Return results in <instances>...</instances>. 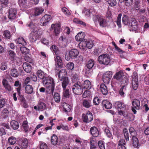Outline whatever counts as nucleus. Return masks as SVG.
<instances>
[{"instance_id": "f257e3e1", "label": "nucleus", "mask_w": 149, "mask_h": 149, "mask_svg": "<svg viewBox=\"0 0 149 149\" xmlns=\"http://www.w3.org/2000/svg\"><path fill=\"white\" fill-rule=\"evenodd\" d=\"M43 84L44 86L53 93L54 91L55 83L53 79L51 77H45L43 79Z\"/></svg>"}, {"instance_id": "f03ea898", "label": "nucleus", "mask_w": 149, "mask_h": 149, "mask_svg": "<svg viewBox=\"0 0 149 149\" xmlns=\"http://www.w3.org/2000/svg\"><path fill=\"white\" fill-rule=\"evenodd\" d=\"M113 78L119 81L121 84H125L126 85H127L128 82V79L122 71L116 73L113 76Z\"/></svg>"}, {"instance_id": "7ed1b4c3", "label": "nucleus", "mask_w": 149, "mask_h": 149, "mask_svg": "<svg viewBox=\"0 0 149 149\" xmlns=\"http://www.w3.org/2000/svg\"><path fill=\"white\" fill-rule=\"evenodd\" d=\"M98 60L101 64L108 65L110 61V58L109 55L103 54L100 55L98 57Z\"/></svg>"}, {"instance_id": "20e7f679", "label": "nucleus", "mask_w": 149, "mask_h": 149, "mask_svg": "<svg viewBox=\"0 0 149 149\" xmlns=\"http://www.w3.org/2000/svg\"><path fill=\"white\" fill-rule=\"evenodd\" d=\"M72 90L74 93L77 95H81L83 92L81 85L79 82L73 85L72 87Z\"/></svg>"}, {"instance_id": "39448f33", "label": "nucleus", "mask_w": 149, "mask_h": 149, "mask_svg": "<svg viewBox=\"0 0 149 149\" xmlns=\"http://www.w3.org/2000/svg\"><path fill=\"white\" fill-rule=\"evenodd\" d=\"M93 19L95 23H96L98 21L99 23L100 26L102 27H105L107 25V22L102 17L95 15L93 16Z\"/></svg>"}, {"instance_id": "423d86ee", "label": "nucleus", "mask_w": 149, "mask_h": 149, "mask_svg": "<svg viewBox=\"0 0 149 149\" xmlns=\"http://www.w3.org/2000/svg\"><path fill=\"white\" fill-rule=\"evenodd\" d=\"M138 86V80L137 74L136 72H134L132 75V87L134 90L137 89Z\"/></svg>"}, {"instance_id": "0eeeda50", "label": "nucleus", "mask_w": 149, "mask_h": 149, "mask_svg": "<svg viewBox=\"0 0 149 149\" xmlns=\"http://www.w3.org/2000/svg\"><path fill=\"white\" fill-rule=\"evenodd\" d=\"M83 121L86 123H89L91 121L93 118L92 113L90 111H87L86 114H83L82 115Z\"/></svg>"}, {"instance_id": "6e6552de", "label": "nucleus", "mask_w": 149, "mask_h": 149, "mask_svg": "<svg viewBox=\"0 0 149 149\" xmlns=\"http://www.w3.org/2000/svg\"><path fill=\"white\" fill-rule=\"evenodd\" d=\"M112 75V72L108 71L104 73L102 79L104 83L108 84Z\"/></svg>"}, {"instance_id": "1a4fd4ad", "label": "nucleus", "mask_w": 149, "mask_h": 149, "mask_svg": "<svg viewBox=\"0 0 149 149\" xmlns=\"http://www.w3.org/2000/svg\"><path fill=\"white\" fill-rule=\"evenodd\" d=\"M129 27L131 29L132 31L139 32L140 31V28L138 26L137 23L134 19H133L132 20V22L130 23Z\"/></svg>"}, {"instance_id": "9d476101", "label": "nucleus", "mask_w": 149, "mask_h": 149, "mask_svg": "<svg viewBox=\"0 0 149 149\" xmlns=\"http://www.w3.org/2000/svg\"><path fill=\"white\" fill-rule=\"evenodd\" d=\"M132 109L134 114H136V111L135 109L137 110L139 109L140 105V101L139 100L134 99L132 102Z\"/></svg>"}, {"instance_id": "9b49d317", "label": "nucleus", "mask_w": 149, "mask_h": 149, "mask_svg": "<svg viewBox=\"0 0 149 149\" xmlns=\"http://www.w3.org/2000/svg\"><path fill=\"white\" fill-rule=\"evenodd\" d=\"M56 76H58V78L60 80L68 77H67V72L65 69H62L58 71L56 74Z\"/></svg>"}, {"instance_id": "f8f14e48", "label": "nucleus", "mask_w": 149, "mask_h": 149, "mask_svg": "<svg viewBox=\"0 0 149 149\" xmlns=\"http://www.w3.org/2000/svg\"><path fill=\"white\" fill-rule=\"evenodd\" d=\"M38 36L37 31H32L29 36V40L31 42H35L38 39Z\"/></svg>"}, {"instance_id": "ddd939ff", "label": "nucleus", "mask_w": 149, "mask_h": 149, "mask_svg": "<svg viewBox=\"0 0 149 149\" xmlns=\"http://www.w3.org/2000/svg\"><path fill=\"white\" fill-rule=\"evenodd\" d=\"M51 17L50 15H45L41 19V23L42 26H45L47 25L48 22L51 20Z\"/></svg>"}, {"instance_id": "4468645a", "label": "nucleus", "mask_w": 149, "mask_h": 149, "mask_svg": "<svg viewBox=\"0 0 149 149\" xmlns=\"http://www.w3.org/2000/svg\"><path fill=\"white\" fill-rule=\"evenodd\" d=\"M133 19L129 18L126 15H124L122 18L123 23L125 25H128L129 26Z\"/></svg>"}, {"instance_id": "2eb2a0df", "label": "nucleus", "mask_w": 149, "mask_h": 149, "mask_svg": "<svg viewBox=\"0 0 149 149\" xmlns=\"http://www.w3.org/2000/svg\"><path fill=\"white\" fill-rule=\"evenodd\" d=\"M16 10L14 8L11 9L9 11L8 18L10 19H14L16 17Z\"/></svg>"}, {"instance_id": "dca6fc26", "label": "nucleus", "mask_w": 149, "mask_h": 149, "mask_svg": "<svg viewBox=\"0 0 149 149\" xmlns=\"http://www.w3.org/2000/svg\"><path fill=\"white\" fill-rule=\"evenodd\" d=\"M79 54L78 51L76 49H71L69 52V55L70 57L74 58H76Z\"/></svg>"}, {"instance_id": "f3484780", "label": "nucleus", "mask_w": 149, "mask_h": 149, "mask_svg": "<svg viewBox=\"0 0 149 149\" xmlns=\"http://www.w3.org/2000/svg\"><path fill=\"white\" fill-rule=\"evenodd\" d=\"M85 37L84 33V32H79L75 36V39L77 41H83Z\"/></svg>"}, {"instance_id": "a211bd4d", "label": "nucleus", "mask_w": 149, "mask_h": 149, "mask_svg": "<svg viewBox=\"0 0 149 149\" xmlns=\"http://www.w3.org/2000/svg\"><path fill=\"white\" fill-rule=\"evenodd\" d=\"M114 105L115 107L117 109H125L126 106L124 104L119 101L116 102Z\"/></svg>"}, {"instance_id": "6ab92c4d", "label": "nucleus", "mask_w": 149, "mask_h": 149, "mask_svg": "<svg viewBox=\"0 0 149 149\" xmlns=\"http://www.w3.org/2000/svg\"><path fill=\"white\" fill-rule=\"evenodd\" d=\"M126 143L124 139H120L118 142V149H126L125 145Z\"/></svg>"}, {"instance_id": "aec40b11", "label": "nucleus", "mask_w": 149, "mask_h": 149, "mask_svg": "<svg viewBox=\"0 0 149 149\" xmlns=\"http://www.w3.org/2000/svg\"><path fill=\"white\" fill-rule=\"evenodd\" d=\"M22 66L26 72H29L31 71V67L29 63H24L23 64Z\"/></svg>"}, {"instance_id": "412c9836", "label": "nucleus", "mask_w": 149, "mask_h": 149, "mask_svg": "<svg viewBox=\"0 0 149 149\" xmlns=\"http://www.w3.org/2000/svg\"><path fill=\"white\" fill-rule=\"evenodd\" d=\"M51 27L53 28H54V32L56 35L59 33L60 30V25L59 24H52L51 26Z\"/></svg>"}, {"instance_id": "4be33fe9", "label": "nucleus", "mask_w": 149, "mask_h": 149, "mask_svg": "<svg viewBox=\"0 0 149 149\" xmlns=\"http://www.w3.org/2000/svg\"><path fill=\"white\" fill-rule=\"evenodd\" d=\"M91 133L93 136L97 137L99 135V132L97 128L95 127H93L90 129Z\"/></svg>"}, {"instance_id": "5701e85b", "label": "nucleus", "mask_w": 149, "mask_h": 149, "mask_svg": "<svg viewBox=\"0 0 149 149\" xmlns=\"http://www.w3.org/2000/svg\"><path fill=\"white\" fill-rule=\"evenodd\" d=\"M100 90L102 94L104 95H107L108 92L107 86L104 84H102L100 86Z\"/></svg>"}, {"instance_id": "b1692460", "label": "nucleus", "mask_w": 149, "mask_h": 149, "mask_svg": "<svg viewBox=\"0 0 149 149\" xmlns=\"http://www.w3.org/2000/svg\"><path fill=\"white\" fill-rule=\"evenodd\" d=\"M62 81V86L64 90L66 89L67 86L69 84V80L68 77L63 79L62 80H60Z\"/></svg>"}, {"instance_id": "393cba45", "label": "nucleus", "mask_w": 149, "mask_h": 149, "mask_svg": "<svg viewBox=\"0 0 149 149\" xmlns=\"http://www.w3.org/2000/svg\"><path fill=\"white\" fill-rule=\"evenodd\" d=\"M28 140L26 138H24L22 139L20 143L21 146L23 148H26L28 146Z\"/></svg>"}, {"instance_id": "a878e982", "label": "nucleus", "mask_w": 149, "mask_h": 149, "mask_svg": "<svg viewBox=\"0 0 149 149\" xmlns=\"http://www.w3.org/2000/svg\"><path fill=\"white\" fill-rule=\"evenodd\" d=\"M58 140L57 136L53 134L51 139V143L53 145H56L58 142Z\"/></svg>"}, {"instance_id": "bb28decb", "label": "nucleus", "mask_w": 149, "mask_h": 149, "mask_svg": "<svg viewBox=\"0 0 149 149\" xmlns=\"http://www.w3.org/2000/svg\"><path fill=\"white\" fill-rule=\"evenodd\" d=\"M132 144L133 146L135 148H139V144L137 137H132Z\"/></svg>"}, {"instance_id": "cd10ccee", "label": "nucleus", "mask_w": 149, "mask_h": 149, "mask_svg": "<svg viewBox=\"0 0 149 149\" xmlns=\"http://www.w3.org/2000/svg\"><path fill=\"white\" fill-rule=\"evenodd\" d=\"M10 75L14 77H17L19 76L18 72L16 69H11L10 70Z\"/></svg>"}, {"instance_id": "c85d7f7f", "label": "nucleus", "mask_w": 149, "mask_h": 149, "mask_svg": "<svg viewBox=\"0 0 149 149\" xmlns=\"http://www.w3.org/2000/svg\"><path fill=\"white\" fill-rule=\"evenodd\" d=\"M122 88L120 89L119 91V94L122 97H124L125 95V93L126 90V86L125 84H124Z\"/></svg>"}, {"instance_id": "c756f323", "label": "nucleus", "mask_w": 149, "mask_h": 149, "mask_svg": "<svg viewBox=\"0 0 149 149\" xmlns=\"http://www.w3.org/2000/svg\"><path fill=\"white\" fill-rule=\"evenodd\" d=\"M102 104L107 109H110L112 107V105L111 103L106 100H104L102 101Z\"/></svg>"}, {"instance_id": "7c9ffc66", "label": "nucleus", "mask_w": 149, "mask_h": 149, "mask_svg": "<svg viewBox=\"0 0 149 149\" xmlns=\"http://www.w3.org/2000/svg\"><path fill=\"white\" fill-rule=\"evenodd\" d=\"M83 87L84 88L90 89L91 87V82L88 80H86L84 83Z\"/></svg>"}, {"instance_id": "2f4dec72", "label": "nucleus", "mask_w": 149, "mask_h": 149, "mask_svg": "<svg viewBox=\"0 0 149 149\" xmlns=\"http://www.w3.org/2000/svg\"><path fill=\"white\" fill-rule=\"evenodd\" d=\"M83 106L86 108H89L91 107V101L89 100H84L82 102Z\"/></svg>"}, {"instance_id": "473e14b6", "label": "nucleus", "mask_w": 149, "mask_h": 149, "mask_svg": "<svg viewBox=\"0 0 149 149\" xmlns=\"http://www.w3.org/2000/svg\"><path fill=\"white\" fill-rule=\"evenodd\" d=\"M33 89L32 86L30 85H27L25 88V91L28 94H31L33 92Z\"/></svg>"}, {"instance_id": "72a5a7b5", "label": "nucleus", "mask_w": 149, "mask_h": 149, "mask_svg": "<svg viewBox=\"0 0 149 149\" xmlns=\"http://www.w3.org/2000/svg\"><path fill=\"white\" fill-rule=\"evenodd\" d=\"M10 125L12 127L14 130H16L19 127L18 123L15 120H12L10 123Z\"/></svg>"}, {"instance_id": "f704fd0d", "label": "nucleus", "mask_w": 149, "mask_h": 149, "mask_svg": "<svg viewBox=\"0 0 149 149\" xmlns=\"http://www.w3.org/2000/svg\"><path fill=\"white\" fill-rule=\"evenodd\" d=\"M54 58L55 61L58 65L61 66L62 64V62L60 57L57 55H56Z\"/></svg>"}, {"instance_id": "c9c22d12", "label": "nucleus", "mask_w": 149, "mask_h": 149, "mask_svg": "<svg viewBox=\"0 0 149 149\" xmlns=\"http://www.w3.org/2000/svg\"><path fill=\"white\" fill-rule=\"evenodd\" d=\"M37 75L38 78L43 80L45 77L44 72L40 70H39L38 71Z\"/></svg>"}, {"instance_id": "e433bc0d", "label": "nucleus", "mask_w": 149, "mask_h": 149, "mask_svg": "<svg viewBox=\"0 0 149 149\" xmlns=\"http://www.w3.org/2000/svg\"><path fill=\"white\" fill-rule=\"evenodd\" d=\"M94 64V61L92 59L89 60L87 63L86 66L89 68H92Z\"/></svg>"}, {"instance_id": "4c0bfd02", "label": "nucleus", "mask_w": 149, "mask_h": 149, "mask_svg": "<svg viewBox=\"0 0 149 149\" xmlns=\"http://www.w3.org/2000/svg\"><path fill=\"white\" fill-rule=\"evenodd\" d=\"M44 10L41 8H36L35 12V16L39 15L43 12Z\"/></svg>"}, {"instance_id": "58836bf2", "label": "nucleus", "mask_w": 149, "mask_h": 149, "mask_svg": "<svg viewBox=\"0 0 149 149\" xmlns=\"http://www.w3.org/2000/svg\"><path fill=\"white\" fill-rule=\"evenodd\" d=\"M16 141V139L13 136L10 137L8 140V143L12 145H13L15 144Z\"/></svg>"}, {"instance_id": "ea45409f", "label": "nucleus", "mask_w": 149, "mask_h": 149, "mask_svg": "<svg viewBox=\"0 0 149 149\" xmlns=\"http://www.w3.org/2000/svg\"><path fill=\"white\" fill-rule=\"evenodd\" d=\"M123 133L124 137L127 141H129V135L127 130L125 128L123 130Z\"/></svg>"}, {"instance_id": "a19ab883", "label": "nucleus", "mask_w": 149, "mask_h": 149, "mask_svg": "<svg viewBox=\"0 0 149 149\" xmlns=\"http://www.w3.org/2000/svg\"><path fill=\"white\" fill-rule=\"evenodd\" d=\"M27 26L32 29L33 31H37V24H35L33 22H31L29 24H27Z\"/></svg>"}, {"instance_id": "79ce46f5", "label": "nucleus", "mask_w": 149, "mask_h": 149, "mask_svg": "<svg viewBox=\"0 0 149 149\" xmlns=\"http://www.w3.org/2000/svg\"><path fill=\"white\" fill-rule=\"evenodd\" d=\"M79 48L81 49L84 50L86 48V42L81 41L79 44Z\"/></svg>"}, {"instance_id": "37998d69", "label": "nucleus", "mask_w": 149, "mask_h": 149, "mask_svg": "<svg viewBox=\"0 0 149 149\" xmlns=\"http://www.w3.org/2000/svg\"><path fill=\"white\" fill-rule=\"evenodd\" d=\"M54 99L56 102H59L60 101V96L59 94L57 93H55L54 96Z\"/></svg>"}, {"instance_id": "c03bdc74", "label": "nucleus", "mask_w": 149, "mask_h": 149, "mask_svg": "<svg viewBox=\"0 0 149 149\" xmlns=\"http://www.w3.org/2000/svg\"><path fill=\"white\" fill-rule=\"evenodd\" d=\"M17 42L18 43L21 44L25 46L26 45V41L24 40V38L22 37L18 38L17 40Z\"/></svg>"}, {"instance_id": "a18cd8bd", "label": "nucleus", "mask_w": 149, "mask_h": 149, "mask_svg": "<svg viewBox=\"0 0 149 149\" xmlns=\"http://www.w3.org/2000/svg\"><path fill=\"white\" fill-rule=\"evenodd\" d=\"M46 107V105L45 103L43 102H40L38 105V110L40 109L44 110L45 109Z\"/></svg>"}, {"instance_id": "49530a36", "label": "nucleus", "mask_w": 149, "mask_h": 149, "mask_svg": "<svg viewBox=\"0 0 149 149\" xmlns=\"http://www.w3.org/2000/svg\"><path fill=\"white\" fill-rule=\"evenodd\" d=\"M7 63L5 62H3L1 64L0 69L2 70H4L7 69Z\"/></svg>"}, {"instance_id": "de8ad7c7", "label": "nucleus", "mask_w": 149, "mask_h": 149, "mask_svg": "<svg viewBox=\"0 0 149 149\" xmlns=\"http://www.w3.org/2000/svg\"><path fill=\"white\" fill-rule=\"evenodd\" d=\"M20 50L21 52L24 54H28L29 50L25 47H22L20 48Z\"/></svg>"}, {"instance_id": "09e8293b", "label": "nucleus", "mask_w": 149, "mask_h": 149, "mask_svg": "<svg viewBox=\"0 0 149 149\" xmlns=\"http://www.w3.org/2000/svg\"><path fill=\"white\" fill-rule=\"evenodd\" d=\"M86 46L88 49L91 48L93 45V43L92 40H89L86 42Z\"/></svg>"}, {"instance_id": "8fccbe9b", "label": "nucleus", "mask_w": 149, "mask_h": 149, "mask_svg": "<svg viewBox=\"0 0 149 149\" xmlns=\"http://www.w3.org/2000/svg\"><path fill=\"white\" fill-rule=\"evenodd\" d=\"M122 15L121 14H119L117 17L116 23L118 26L120 27H121V19Z\"/></svg>"}, {"instance_id": "3c124183", "label": "nucleus", "mask_w": 149, "mask_h": 149, "mask_svg": "<svg viewBox=\"0 0 149 149\" xmlns=\"http://www.w3.org/2000/svg\"><path fill=\"white\" fill-rule=\"evenodd\" d=\"M64 111L67 112L69 111L70 110V106L66 103H64L63 105Z\"/></svg>"}, {"instance_id": "603ef678", "label": "nucleus", "mask_w": 149, "mask_h": 149, "mask_svg": "<svg viewBox=\"0 0 149 149\" xmlns=\"http://www.w3.org/2000/svg\"><path fill=\"white\" fill-rule=\"evenodd\" d=\"M22 126L25 131V132H27L29 129L28 122L27 121H24L23 122L22 124Z\"/></svg>"}, {"instance_id": "864d4df0", "label": "nucleus", "mask_w": 149, "mask_h": 149, "mask_svg": "<svg viewBox=\"0 0 149 149\" xmlns=\"http://www.w3.org/2000/svg\"><path fill=\"white\" fill-rule=\"evenodd\" d=\"M73 22L75 23L79 24H81L84 26H85L86 25L85 23L82 21L80 20L77 18H74L73 20Z\"/></svg>"}, {"instance_id": "5fc2aeb1", "label": "nucleus", "mask_w": 149, "mask_h": 149, "mask_svg": "<svg viewBox=\"0 0 149 149\" xmlns=\"http://www.w3.org/2000/svg\"><path fill=\"white\" fill-rule=\"evenodd\" d=\"M3 35L4 36L5 39H9L10 38V32L8 30H6L4 31Z\"/></svg>"}, {"instance_id": "6e6d98bb", "label": "nucleus", "mask_w": 149, "mask_h": 149, "mask_svg": "<svg viewBox=\"0 0 149 149\" xmlns=\"http://www.w3.org/2000/svg\"><path fill=\"white\" fill-rule=\"evenodd\" d=\"M62 11L66 15H70L71 13L67 8L65 7H64L62 9Z\"/></svg>"}, {"instance_id": "4d7b16f0", "label": "nucleus", "mask_w": 149, "mask_h": 149, "mask_svg": "<svg viewBox=\"0 0 149 149\" xmlns=\"http://www.w3.org/2000/svg\"><path fill=\"white\" fill-rule=\"evenodd\" d=\"M74 64L72 62H70L67 64L66 67L68 69L72 70L74 68Z\"/></svg>"}, {"instance_id": "13d9d810", "label": "nucleus", "mask_w": 149, "mask_h": 149, "mask_svg": "<svg viewBox=\"0 0 149 149\" xmlns=\"http://www.w3.org/2000/svg\"><path fill=\"white\" fill-rule=\"evenodd\" d=\"M98 144L99 148L100 149H105L104 144L102 141H99L98 143Z\"/></svg>"}, {"instance_id": "bf43d9fd", "label": "nucleus", "mask_w": 149, "mask_h": 149, "mask_svg": "<svg viewBox=\"0 0 149 149\" xmlns=\"http://www.w3.org/2000/svg\"><path fill=\"white\" fill-rule=\"evenodd\" d=\"M124 1L125 5L127 6H130L133 2V0H124Z\"/></svg>"}, {"instance_id": "052dcab7", "label": "nucleus", "mask_w": 149, "mask_h": 149, "mask_svg": "<svg viewBox=\"0 0 149 149\" xmlns=\"http://www.w3.org/2000/svg\"><path fill=\"white\" fill-rule=\"evenodd\" d=\"M8 52L11 58L12 59H14L16 55L15 53L14 52L11 50H9Z\"/></svg>"}, {"instance_id": "680f3d73", "label": "nucleus", "mask_w": 149, "mask_h": 149, "mask_svg": "<svg viewBox=\"0 0 149 149\" xmlns=\"http://www.w3.org/2000/svg\"><path fill=\"white\" fill-rule=\"evenodd\" d=\"M108 4L111 6H114L116 4V0H109L108 1Z\"/></svg>"}, {"instance_id": "e2e57ef3", "label": "nucleus", "mask_w": 149, "mask_h": 149, "mask_svg": "<svg viewBox=\"0 0 149 149\" xmlns=\"http://www.w3.org/2000/svg\"><path fill=\"white\" fill-rule=\"evenodd\" d=\"M104 132L108 137L110 138H111L112 137V135L111 133L108 129H105L104 130Z\"/></svg>"}, {"instance_id": "0e129e2a", "label": "nucleus", "mask_w": 149, "mask_h": 149, "mask_svg": "<svg viewBox=\"0 0 149 149\" xmlns=\"http://www.w3.org/2000/svg\"><path fill=\"white\" fill-rule=\"evenodd\" d=\"M91 93V92L90 91L86 90L85 91L84 93H83V97L84 98H86V97L89 96Z\"/></svg>"}, {"instance_id": "69168bd1", "label": "nucleus", "mask_w": 149, "mask_h": 149, "mask_svg": "<svg viewBox=\"0 0 149 149\" xmlns=\"http://www.w3.org/2000/svg\"><path fill=\"white\" fill-rule=\"evenodd\" d=\"M79 76L78 74H75L73 75L72 78L73 81H77V80L79 79Z\"/></svg>"}, {"instance_id": "338daca9", "label": "nucleus", "mask_w": 149, "mask_h": 149, "mask_svg": "<svg viewBox=\"0 0 149 149\" xmlns=\"http://www.w3.org/2000/svg\"><path fill=\"white\" fill-rule=\"evenodd\" d=\"M100 102V100L97 97H95L93 100V103L95 105H98Z\"/></svg>"}, {"instance_id": "774afa93", "label": "nucleus", "mask_w": 149, "mask_h": 149, "mask_svg": "<svg viewBox=\"0 0 149 149\" xmlns=\"http://www.w3.org/2000/svg\"><path fill=\"white\" fill-rule=\"evenodd\" d=\"M40 149H49L47 147V145L44 143H41L40 145Z\"/></svg>"}]
</instances>
